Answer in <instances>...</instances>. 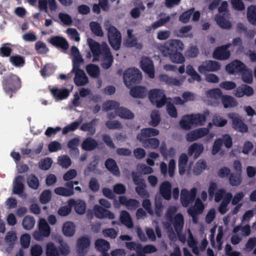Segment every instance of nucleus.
Wrapping results in <instances>:
<instances>
[{"instance_id": "f257e3e1", "label": "nucleus", "mask_w": 256, "mask_h": 256, "mask_svg": "<svg viewBox=\"0 0 256 256\" xmlns=\"http://www.w3.org/2000/svg\"><path fill=\"white\" fill-rule=\"evenodd\" d=\"M177 211V208L176 206H170L166 214V222H164V226L168 232H170L169 237L172 240L176 237L175 234L170 230H172V226L177 233L179 240L182 243L186 241V236L180 234L184 225V218L182 214L178 213L174 216V214Z\"/></svg>"}, {"instance_id": "f03ea898", "label": "nucleus", "mask_w": 256, "mask_h": 256, "mask_svg": "<svg viewBox=\"0 0 256 256\" xmlns=\"http://www.w3.org/2000/svg\"><path fill=\"white\" fill-rule=\"evenodd\" d=\"M159 131L154 128H146L141 130L140 134L137 135L138 140L142 142L145 148L156 149L158 148L160 142L156 138L148 139V138L158 135Z\"/></svg>"}, {"instance_id": "7ed1b4c3", "label": "nucleus", "mask_w": 256, "mask_h": 256, "mask_svg": "<svg viewBox=\"0 0 256 256\" xmlns=\"http://www.w3.org/2000/svg\"><path fill=\"white\" fill-rule=\"evenodd\" d=\"M104 26L108 30V35L110 44L114 49L118 50L122 40L120 33L115 27L110 24L108 20L104 21Z\"/></svg>"}, {"instance_id": "20e7f679", "label": "nucleus", "mask_w": 256, "mask_h": 256, "mask_svg": "<svg viewBox=\"0 0 256 256\" xmlns=\"http://www.w3.org/2000/svg\"><path fill=\"white\" fill-rule=\"evenodd\" d=\"M21 86L20 80L16 75L10 74L3 82L4 89L6 94L12 97L13 92Z\"/></svg>"}, {"instance_id": "39448f33", "label": "nucleus", "mask_w": 256, "mask_h": 256, "mask_svg": "<svg viewBox=\"0 0 256 256\" xmlns=\"http://www.w3.org/2000/svg\"><path fill=\"white\" fill-rule=\"evenodd\" d=\"M184 48L183 43L178 40H170L164 45L160 46L159 49L162 54L167 56L170 53L180 52Z\"/></svg>"}, {"instance_id": "423d86ee", "label": "nucleus", "mask_w": 256, "mask_h": 256, "mask_svg": "<svg viewBox=\"0 0 256 256\" xmlns=\"http://www.w3.org/2000/svg\"><path fill=\"white\" fill-rule=\"evenodd\" d=\"M142 80V74L136 68H130L124 74V80L126 86L130 88L134 84L140 83Z\"/></svg>"}, {"instance_id": "0eeeda50", "label": "nucleus", "mask_w": 256, "mask_h": 256, "mask_svg": "<svg viewBox=\"0 0 256 256\" xmlns=\"http://www.w3.org/2000/svg\"><path fill=\"white\" fill-rule=\"evenodd\" d=\"M38 230L34 232V238L38 241L42 240L44 238L48 237L51 233L50 227L46 220L40 218L38 222Z\"/></svg>"}, {"instance_id": "6e6552de", "label": "nucleus", "mask_w": 256, "mask_h": 256, "mask_svg": "<svg viewBox=\"0 0 256 256\" xmlns=\"http://www.w3.org/2000/svg\"><path fill=\"white\" fill-rule=\"evenodd\" d=\"M233 233L231 242L234 244H238L244 237L248 236L250 234V225H240L235 226L233 229Z\"/></svg>"}, {"instance_id": "1a4fd4ad", "label": "nucleus", "mask_w": 256, "mask_h": 256, "mask_svg": "<svg viewBox=\"0 0 256 256\" xmlns=\"http://www.w3.org/2000/svg\"><path fill=\"white\" fill-rule=\"evenodd\" d=\"M232 198V194L230 192H226L224 189H220L216 193L215 201L216 202H220L221 200H223L220 206L218 208V211L222 214H225L227 210V206Z\"/></svg>"}, {"instance_id": "9d476101", "label": "nucleus", "mask_w": 256, "mask_h": 256, "mask_svg": "<svg viewBox=\"0 0 256 256\" xmlns=\"http://www.w3.org/2000/svg\"><path fill=\"white\" fill-rule=\"evenodd\" d=\"M87 42L92 54V61L95 62L100 60V59L102 58V55L105 52L104 45L107 44L105 42H102V44H100L98 42L91 38H88L87 39Z\"/></svg>"}, {"instance_id": "9b49d317", "label": "nucleus", "mask_w": 256, "mask_h": 256, "mask_svg": "<svg viewBox=\"0 0 256 256\" xmlns=\"http://www.w3.org/2000/svg\"><path fill=\"white\" fill-rule=\"evenodd\" d=\"M148 97L152 103L158 108L164 106L166 102L164 91L161 89H152L148 92Z\"/></svg>"}, {"instance_id": "f8f14e48", "label": "nucleus", "mask_w": 256, "mask_h": 256, "mask_svg": "<svg viewBox=\"0 0 256 256\" xmlns=\"http://www.w3.org/2000/svg\"><path fill=\"white\" fill-rule=\"evenodd\" d=\"M222 95V92L220 88L211 89L206 92V96L204 98V100L208 105L216 106L219 104Z\"/></svg>"}, {"instance_id": "ddd939ff", "label": "nucleus", "mask_w": 256, "mask_h": 256, "mask_svg": "<svg viewBox=\"0 0 256 256\" xmlns=\"http://www.w3.org/2000/svg\"><path fill=\"white\" fill-rule=\"evenodd\" d=\"M228 117L232 120V126L236 130L241 132H246L248 128L244 124L239 114L234 112L229 113Z\"/></svg>"}, {"instance_id": "4468645a", "label": "nucleus", "mask_w": 256, "mask_h": 256, "mask_svg": "<svg viewBox=\"0 0 256 256\" xmlns=\"http://www.w3.org/2000/svg\"><path fill=\"white\" fill-rule=\"evenodd\" d=\"M197 189L196 188H192L189 192L188 190L184 188L181 190L180 200L182 205L188 206L196 198Z\"/></svg>"}, {"instance_id": "2eb2a0df", "label": "nucleus", "mask_w": 256, "mask_h": 256, "mask_svg": "<svg viewBox=\"0 0 256 256\" xmlns=\"http://www.w3.org/2000/svg\"><path fill=\"white\" fill-rule=\"evenodd\" d=\"M140 67L150 78H154V66L152 61L150 58L142 57L140 62Z\"/></svg>"}, {"instance_id": "dca6fc26", "label": "nucleus", "mask_w": 256, "mask_h": 256, "mask_svg": "<svg viewBox=\"0 0 256 256\" xmlns=\"http://www.w3.org/2000/svg\"><path fill=\"white\" fill-rule=\"evenodd\" d=\"M24 179L22 176H16L14 181L12 188L13 192L24 199L27 197V194L24 192Z\"/></svg>"}, {"instance_id": "f3484780", "label": "nucleus", "mask_w": 256, "mask_h": 256, "mask_svg": "<svg viewBox=\"0 0 256 256\" xmlns=\"http://www.w3.org/2000/svg\"><path fill=\"white\" fill-rule=\"evenodd\" d=\"M90 239L86 236L78 238L76 242V252L80 256H84L88 251L90 246Z\"/></svg>"}, {"instance_id": "a211bd4d", "label": "nucleus", "mask_w": 256, "mask_h": 256, "mask_svg": "<svg viewBox=\"0 0 256 256\" xmlns=\"http://www.w3.org/2000/svg\"><path fill=\"white\" fill-rule=\"evenodd\" d=\"M246 68V65L239 60H234L226 66V70L228 74H236L240 73Z\"/></svg>"}, {"instance_id": "6ab92c4d", "label": "nucleus", "mask_w": 256, "mask_h": 256, "mask_svg": "<svg viewBox=\"0 0 256 256\" xmlns=\"http://www.w3.org/2000/svg\"><path fill=\"white\" fill-rule=\"evenodd\" d=\"M220 68V64L214 60L206 61L198 68V72L201 74H206L208 72H216Z\"/></svg>"}, {"instance_id": "aec40b11", "label": "nucleus", "mask_w": 256, "mask_h": 256, "mask_svg": "<svg viewBox=\"0 0 256 256\" xmlns=\"http://www.w3.org/2000/svg\"><path fill=\"white\" fill-rule=\"evenodd\" d=\"M132 178L134 184L137 185V186L136 188V192L142 197H148L149 193L146 189V184L144 180L138 177L134 173H132Z\"/></svg>"}, {"instance_id": "412c9836", "label": "nucleus", "mask_w": 256, "mask_h": 256, "mask_svg": "<svg viewBox=\"0 0 256 256\" xmlns=\"http://www.w3.org/2000/svg\"><path fill=\"white\" fill-rule=\"evenodd\" d=\"M216 226H214L210 230L211 236H210V240L212 245L214 248H218V250H221L222 242V238L224 234V230L223 227L222 226H219L218 229V234L216 236V244L215 243L214 241V234L216 231Z\"/></svg>"}, {"instance_id": "4be33fe9", "label": "nucleus", "mask_w": 256, "mask_h": 256, "mask_svg": "<svg viewBox=\"0 0 256 256\" xmlns=\"http://www.w3.org/2000/svg\"><path fill=\"white\" fill-rule=\"evenodd\" d=\"M230 45V44H228L216 48L213 53L214 58L220 60L228 59L230 56V52L228 49Z\"/></svg>"}, {"instance_id": "5701e85b", "label": "nucleus", "mask_w": 256, "mask_h": 256, "mask_svg": "<svg viewBox=\"0 0 256 256\" xmlns=\"http://www.w3.org/2000/svg\"><path fill=\"white\" fill-rule=\"evenodd\" d=\"M38 8L40 10L48 13L56 10L58 6L56 0H38Z\"/></svg>"}, {"instance_id": "b1692460", "label": "nucleus", "mask_w": 256, "mask_h": 256, "mask_svg": "<svg viewBox=\"0 0 256 256\" xmlns=\"http://www.w3.org/2000/svg\"><path fill=\"white\" fill-rule=\"evenodd\" d=\"M105 52L102 55L100 60H102V66L104 69H108L113 62V58L110 52L108 44H104Z\"/></svg>"}, {"instance_id": "393cba45", "label": "nucleus", "mask_w": 256, "mask_h": 256, "mask_svg": "<svg viewBox=\"0 0 256 256\" xmlns=\"http://www.w3.org/2000/svg\"><path fill=\"white\" fill-rule=\"evenodd\" d=\"M94 212L96 216L99 218H108L109 219H114L115 218L114 214L98 204L94 206Z\"/></svg>"}, {"instance_id": "a878e982", "label": "nucleus", "mask_w": 256, "mask_h": 256, "mask_svg": "<svg viewBox=\"0 0 256 256\" xmlns=\"http://www.w3.org/2000/svg\"><path fill=\"white\" fill-rule=\"evenodd\" d=\"M253 94V88L246 84H242L238 86L234 92V94L237 98H242L244 96H250Z\"/></svg>"}, {"instance_id": "bb28decb", "label": "nucleus", "mask_w": 256, "mask_h": 256, "mask_svg": "<svg viewBox=\"0 0 256 256\" xmlns=\"http://www.w3.org/2000/svg\"><path fill=\"white\" fill-rule=\"evenodd\" d=\"M72 71L75 72L74 81L76 86H84L88 82V78L82 70H80L78 68L75 70L72 69Z\"/></svg>"}, {"instance_id": "cd10ccee", "label": "nucleus", "mask_w": 256, "mask_h": 256, "mask_svg": "<svg viewBox=\"0 0 256 256\" xmlns=\"http://www.w3.org/2000/svg\"><path fill=\"white\" fill-rule=\"evenodd\" d=\"M204 146L202 144L194 143L188 148V154L190 156H192L194 158H198L203 152Z\"/></svg>"}, {"instance_id": "c85d7f7f", "label": "nucleus", "mask_w": 256, "mask_h": 256, "mask_svg": "<svg viewBox=\"0 0 256 256\" xmlns=\"http://www.w3.org/2000/svg\"><path fill=\"white\" fill-rule=\"evenodd\" d=\"M68 204L72 207L74 206L76 212L78 214H84L86 211V204L82 200L70 199L68 201Z\"/></svg>"}, {"instance_id": "c756f323", "label": "nucleus", "mask_w": 256, "mask_h": 256, "mask_svg": "<svg viewBox=\"0 0 256 256\" xmlns=\"http://www.w3.org/2000/svg\"><path fill=\"white\" fill-rule=\"evenodd\" d=\"M180 127L185 130H188L194 126V123L192 114H186L182 116L180 122Z\"/></svg>"}, {"instance_id": "7c9ffc66", "label": "nucleus", "mask_w": 256, "mask_h": 256, "mask_svg": "<svg viewBox=\"0 0 256 256\" xmlns=\"http://www.w3.org/2000/svg\"><path fill=\"white\" fill-rule=\"evenodd\" d=\"M160 192L165 200H170L172 196L171 184L168 181L162 183L160 186Z\"/></svg>"}, {"instance_id": "2f4dec72", "label": "nucleus", "mask_w": 256, "mask_h": 256, "mask_svg": "<svg viewBox=\"0 0 256 256\" xmlns=\"http://www.w3.org/2000/svg\"><path fill=\"white\" fill-rule=\"evenodd\" d=\"M188 160L186 154L183 153L180 154L178 159V173L180 176H183L186 172Z\"/></svg>"}, {"instance_id": "473e14b6", "label": "nucleus", "mask_w": 256, "mask_h": 256, "mask_svg": "<svg viewBox=\"0 0 256 256\" xmlns=\"http://www.w3.org/2000/svg\"><path fill=\"white\" fill-rule=\"evenodd\" d=\"M194 123V127L202 126L205 124L207 118L210 116V112L206 110L202 114H192Z\"/></svg>"}, {"instance_id": "72a5a7b5", "label": "nucleus", "mask_w": 256, "mask_h": 256, "mask_svg": "<svg viewBox=\"0 0 256 256\" xmlns=\"http://www.w3.org/2000/svg\"><path fill=\"white\" fill-rule=\"evenodd\" d=\"M117 115L124 119H132L134 117V114L129 110L124 107H120L119 106L117 112L114 115L111 114H108V118H114L115 116Z\"/></svg>"}, {"instance_id": "f704fd0d", "label": "nucleus", "mask_w": 256, "mask_h": 256, "mask_svg": "<svg viewBox=\"0 0 256 256\" xmlns=\"http://www.w3.org/2000/svg\"><path fill=\"white\" fill-rule=\"evenodd\" d=\"M62 232L64 236L67 237H72L74 236L76 232V226L72 222H66L62 226Z\"/></svg>"}, {"instance_id": "c9c22d12", "label": "nucleus", "mask_w": 256, "mask_h": 256, "mask_svg": "<svg viewBox=\"0 0 256 256\" xmlns=\"http://www.w3.org/2000/svg\"><path fill=\"white\" fill-rule=\"evenodd\" d=\"M119 201L121 204L126 206L128 210H134L139 206V202L134 199H127L124 196H120Z\"/></svg>"}, {"instance_id": "e433bc0d", "label": "nucleus", "mask_w": 256, "mask_h": 256, "mask_svg": "<svg viewBox=\"0 0 256 256\" xmlns=\"http://www.w3.org/2000/svg\"><path fill=\"white\" fill-rule=\"evenodd\" d=\"M204 205L200 198L196 200L194 206L188 209V213L190 216L198 215L202 213L204 210Z\"/></svg>"}, {"instance_id": "4c0bfd02", "label": "nucleus", "mask_w": 256, "mask_h": 256, "mask_svg": "<svg viewBox=\"0 0 256 256\" xmlns=\"http://www.w3.org/2000/svg\"><path fill=\"white\" fill-rule=\"evenodd\" d=\"M127 33L128 38L126 40L125 44L128 47L134 46L136 48L140 49L142 48V45L141 44L137 42V40L132 34V30H128Z\"/></svg>"}, {"instance_id": "58836bf2", "label": "nucleus", "mask_w": 256, "mask_h": 256, "mask_svg": "<svg viewBox=\"0 0 256 256\" xmlns=\"http://www.w3.org/2000/svg\"><path fill=\"white\" fill-rule=\"evenodd\" d=\"M49 42L52 45L61 48L64 50H67L68 47L66 40L61 36H54L49 40Z\"/></svg>"}, {"instance_id": "ea45409f", "label": "nucleus", "mask_w": 256, "mask_h": 256, "mask_svg": "<svg viewBox=\"0 0 256 256\" xmlns=\"http://www.w3.org/2000/svg\"><path fill=\"white\" fill-rule=\"evenodd\" d=\"M71 54L73 56V70H75L79 67V65L82 62V59L80 54L78 48L74 46L71 48Z\"/></svg>"}, {"instance_id": "a19ab883", "label": "nucleus", "mask_w": 256, "mask_h": 256, "mask_svg": "<svg viewBox=\"0 0 256 256\" xmlns=\"http://www.w3.org/2000/svg\"><path fill=\"white\" fill-rule=\"evenodd\" d=\"M230 16L226 17L224 14L218 15L215 20L218 25L222 28L228 29L232 26L231 23L229 21Z\"/></svg>"}, {"instance_id": "79ce46f5", "label": "nucleus", "mask_w": 256, "mask_h": 256, "mask_svg": "<svg viewBox=\"0 0 256 256\" xmlns=\"http://www.w3.org/2000/svg\"><path fill=\"white\" fill-rule=\"evenodd\" d=\"M96 248V249L102 252H104L108 251L110 248V244L108 242L103 240L98 239L95 242ZM104 256H110L108 254L104 253Z\"/></svg>"}, {"instance_id": "37998d69", "label": "nucleus", "mask_w": 256, "mask_h": 256, "mask_svg": "<svg viewBox=\"0 0 256 256\" xmlns=\"http://www.w3.org/2000/svg\"><path fill=\"white\" fill-rule=\"evenodd\" d=\"M221 100L224 108L234 107L238 104L236 100L234 97L230 96H222Z\"/></svg>"}, {"instance_id": "c03bdc74", "label": "nucleus", "mask_w": 256, "mask_h": 256, "mask_svg": "<svg viewBox=\"0 0 256 256\" xmlns=\"http://www.w3.org/2000/svg\"><path fill=\"white\" fill-rule=\"evenodd\" d=\"M52 94L56 100H62L67 98L70 92L68 89H51Z\"/></svg>"}, {"instance_id": "a18cd8bd", "label": "nucleus", "mask_w": 256, "mask_h": 256, "mask_svg": "<svg viewBox=\"0 0 256 256\" xmlns=\"http://www.w3.org/2000/svg\"><path fill=\"white\" fill-rule=\"evenodd\" d=\"M147 93V90L144 86H136L130 90V95L135 98H142L145 96Z\"/></svg>"}, {"instance_id": "49530a36", "label": "nucleus", "mask_w": 256, "mask_h": 256, "mask_svg": "<svg viewBox=\"0 0 256 256\" xmlns=\"http://www.w3.org/2000/svg\"><path fill=\"white\" fill-rule=\"evenodd\" d=\"M186 72L191 77V78L188 79L190 82H192V80L197 82L201 81L202 78L200 75L195 70L192 66L188 65L186 66Z\"/></svg>"}, {"instance_id": "de8ad7c7", "label": "nucleus", "mask_w": 256, "mask_h": 256, "mask_svg": "<svg viewBox=\"0 0 256 256\" xmlns=\"http://www.w3.org/2000/svg\"><path fill=\"white\" fill-rule=\"evenodd\" d=\"M120 220L121 222L128 228L133 226V222L130 214L126 210H122L120 214Z\"/></svg>"}, {"instance_id": "09e8293b", "label": "nucleus", "mask_w": 256, "mask_h": 256, "mask_svg": "<svg viewBox=\"0 0 256 256\" xmlns=\"http://www.w3.org/2000/svg\"><path fill=\"white\" fill-rule=\"evenodd\" d=\"M207 168V164L205 160L200 159L198 160L194 164L192 172L196 174H200Z\"/></svg>"}, {"instance_id": "8fccbe9b", "label": "nucleus", "mask_w": 256, "mask_h": 256, "mask_svg": "<svg viewBox=\"0 0 256 256\" xmlns=\"http://www.w3.org/2000/svg\"><path fill=\"white\" fill-rule=\"evenodd\" d=\"M35 223L36 221L33 216H26L22 220V226L24 229L28 230L34 227Z\"/></svg>"}, {"instance_id": "3c124183", "label": "nucleus", "mask_w": 256, "mask_h": 256, "mask_svg": "<svg viewBox=\"0 0 256 256\" xmlns=\"http://www.w3.org/2000/svg\"><path fill=\"white\" fill-rule=\"evenodd\" d=\"M247 18L248 22L256 25V6H250L248 8Z\"/></svg>"}, {"instance_id": "603ef678", "label": "nucleus", "mask_w": 256, "mask_h": 256, "mask_svg": "<svg viewBox=\"0 0 256 256\" xmlns=\"http://www.w3.org/2000/svg\"><path fill=\"white\" fill-rule=\"evenodd\" d=\"M106 168L114 175L119 176L120 171L115 161L112 159H108L105 163Z\"/></svg>"}, {"instance_id": "864d4df0", "label": "nucleus", "mask_w": 256, "mask_h": 256, "mask_svg": "<svg viewBox=\"0 0 256 256\" xmlns=\"http://www.w3.org/2000/svg\"><path fill=\"white\" fill-rule=\"evenodd\" d=\"M188 244L190 247L192 248V252L196 255L199 254V250L196 246L197 242L194 239L192 234L190 230H188Z\"/></svg>"}, {"instance_id": "5fc2aeb1", "label": "nucleus", "mask_w": 256, "mask_h": 256, "mask_svg": "<svg viewBox=\"0 0 256 256\" xmlns=\"http://www.w3.org/2000/svg\"><path fill=\"white\" fill-rule=\"evenodd\" d=\"M10 62L16 67H22L24 64V58L19 55L12 56L10 58Z\"/></svg>"}, {"instance_id": "6e6d98bb", "label": "nucleus", "mask_w": 256, "mask_h": 256, "mask_svg": "<svg viewBox=\"0 0 256 256\" xmlns=\"http://www.w3.org/2000/svg\"><path fill=\"white\" fill-rule=\"evenodd\" d=\"M98 145L97 142L92 138H86L82 143V148L86 150H90L94 148Z\"/></svg>"}, {"instance_id": "4d7b16f0", "label": "nucleus", "mask_w": 256, "mask_h": 256, "mask_svg": "<svg viewBox=\"0 0 256 256\" xmlns=\"http://www.w3.org/2000/svg\"><path fill=\"white\" fill-rule=\"evenodd\" d=\"M242 79L244 82L247 84H251L253 81L252 72L250 69L246 66V68L240 72Z\"/></svg>"}, {"instance_id": "13d9d810", "label": "nucleus", "mask_w": 256, "mask_h": 256, "mask_svg": "<svg viewBox=\"0 0 256 256\" xmlns=\"http://www.w3.org/2000/svg\"><path fill=\"white\" fill-rule=\"evenodd\" d=\"M46 256H60L58 248L52 242H49L46 245Z\"/></svg>"}, {"instance_id": "bf43d9fd", "label": "nucleus", "mask_w": 256, "mask_h": 256, "mask_svg": "<svg viewBox=\"0 0 256 256\" xmlns=\"http://www.w3.org/2000/svg\"><path fill=\"white\" fill-rule=\"evenodd\" d=\"M163 208L162 199L160 196H156L154 202V211L158 216H161Z\"/></svg>"}, {"instance_id": "052dcab7", "label": "nucleus", "mask_w": 256, "mask_h": 256, "mask_svg": "<svg viewBox=\"0 0 256 256\" xmlns=\"http://www.w3.org/2000/svg\"><path fill=\"white\" fill-rule=\"evenodd\" d=\"M168 56L174 63L182 64L185 61V58L181 52L170 53Z\"/></svg>"}, {"instance_id": "680f3d73", "label": "nucleus", "mask_w": 256, "mask_h": 256, "mask_svg": "<svg viewBox=\"0 0 256 256\" xmlns=\"http://www.w3.org/2000/svg\"><path fill=\"white\" fill-rule=\"evenodd\" d=\"M126 244L128 248L136 250L138 256H144V253H141L142 246L140 244L134 242H128Z\"/></svg>"}, {"instance_id": "e2e57ef3", "label": "nucleus", "mask_w": 256, "mask_h": 256, "mask_svg": "<svg viewBox=\"0 0 256 256\" xmlns=\"http://www.w3.org/2000/svg\"><path fill=\"white\" fill-rule=\"evenodd\" d=\"M119 106L120 104L118 102L113 100H110L103 104L102 110L105 111L114 110L116 113Z\"/></svg>"}, {"instance_id": "0e129e2a", "label": "nucleus", "mask_w": 256, "mask_h": 256, "mask_svg": "<svg viewBox=\"0 0 256 256\" xmlns=\"http://www.w3.org/2000/svg\"><path fill=\"white\" fill-rule=\"evenodd\" d=\"M54 192L58 195L64 196H69L74 194V190L72 188H68L64 187L56 188L54 190Z\"/></svg>"}, {"instance_id": "69168bd1", "label": "nucleus", "mask_w": 256, "mask_h": 256, "mask_svg": "<svg viewBox=\"0 0 256 256\" xmlns=\"http://www.w3.org/2000/svg\"><path fill=\"white\" fill-rule=\"evenodd\" d=\"M166 144H162L160 148V152L165 160L168 157H173L176 154V150L173 148H170L168 150L165 149Z\"/></svg>"}, {"instance_id": "338daca9", "label": "nucleus", "mask_w": 256, "mask_h": 256, "mask_svg": "<svg viewBox=\"0 0 256 256\" xmlns=\"http://www.w3.org/2000/svg\"><path fill=\"white\" fill-rule=\"evenodd\" d=\"M86 71L88 74L92 78H96L100 74V69L98 66L90 64L86 68Z\"/></svg>"}, {"instance_id": "774afa93", "label": "nucleus", "mask_w": 256, "mask_h": 256, "mask_svg": "<svg viewBox=\"0 0 256 256\" xmlns=\"http://www.w3.org/2000/svg\"><path fill=\"white\" fill-rule=\"evenodd\" d=\"M212 122L216 126L222 127L227 124L228 120L222 116L216 114L213 117Z\"/></svg>"}]
</instances>
